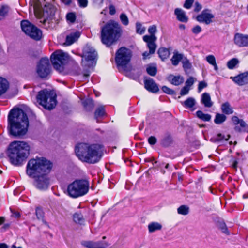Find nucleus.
Instances as JSON below:
<instances>
[{
    "mask_svg": "<svg viewBox=\"0 0 248 248\" xmlns=\"http://www.w3.org/2000/svg\"><path fill=\"white\" fill-rule=\"evenodd\" d=\"M9 132L15 137L25 135L29 126V120L25 112L19 108H13L8 116Z\"/></svg>",
    "mask_w": 248,
    "mask_h": 248,
    "instance_id": "obj_1",
    "label": "nucleus"
},
{
    "mask_svg": "<svg viewBox=\"0 0 248 248\" xmlns=\"http://www.w3.org/2000/svg\"><path fill=\"white\" fill-rule=\"evenodd\" d=\"M101 148L102 146L98 144L80 143L75 147V153L82 161L94 164L101 159Z\"/></svg>",
    "mask_w": 248,
    "mask_h": 248,
    "instance_id": "obj_2",
    "label": "nucleus"
},
{
    "mask_svg": "<svg viewBox=\"0 0 248 248\" xmlns=\"http://www.w3.org/2000/svg\"><path fill=\"white\" fill-rule=\"evenodd\" d=\"M30 147L26 142L14 141L9 145L8 156L10 162L16 166L22 164L30 154Z\"/></svg>",
    "mask_w": 248,
    "mask_h": 248,
    "instance_id": "obj_3",
    "label": "nucleus"
},
{
    "mask_svg": "<svg viewBox=\"0 0 248 248\" xmlns=\"http://www.w3.org/2000/svg\"><path fill=\"white\" fill-rule=\"evenodd\" d=\"M122 33L121 25L117 22L110 20L101 29V42L107 46H110L118 40Z\"/></svg>",
    "mask_w": 248,
    "mask_h": 248,
    "instance_id": "obj_4",
    "label": "nucleus"
},
{
    "mask_svg": "<svg viewBox=\"0 0 248 248\" xmlns=\"http://www.w3.org/2000/svg\"><path fill=\"white\" fill-rule=\"evenodd\" d=\"M52 167V164L44 157H36L30 159L26 166V173L30 177L41 173H48Z\"/></svg>",
    "mask_w": 248,
    "mask_h": 248,
    "instance_id": "obj_5",
    "label": "nucleus"
},
{
    "mask_svg": "<svg viewBox=\"0 0 248 248\" xmlns=\"http://www.w3.org/2000/svg\"><path fill=\"white\" fill-rule=\"evenodd\" d=\"M89 182L85 179H77L68 185V195L73 198L82 197L87 194L89 190Z\"/></svg>",
    "mask_w": 248,
    "mask_h": 248,
    "instance_id": "obj_6",
    "label": "nucleus"
},
{
    "mask_svg": "<svg viewBox=\"0 0 248 248\" xmlns=\"http://www.w3.org/2000/svg\"><path fill=\"white\" fill-rule=\"evenodd\" d=\"M37 101L44 108L52 109L56 105V95L51 91L44 90L40 91L37 96Z\"/></svg>",
    "mask_w": 248,
    "mask_h": 248,
    "instance_id": "obj_7",
    "label": "nucleus"
},
{
    "mask_svg": "<svg viewBox=\"0 0 248 248\" xmlns=\"http://www.w3.org/2000/svg\"><path fill=\"white\" fill-rule=\"evenodd\" d=\"M69 56L62 50H57L51 56V61L54 68L58 71L63 70L64 65L67 62Z\"/></svg>",
    "mask_w": 248,
    "mask_h": 248,
    "instance_id": "obj_8",
    "label": "nucleus"
},
{
    "mask_svg": "<svg viewBox=\"0 0 248 248\" xmlns=\"http://www.w3.org/2000/svg\"><path fill=\"white\" fill-rule=\"evenodd\" d=\"M131 51L124 47L119 48L116 53L115 62L118 67L125 68L131 60Z\"/></svg>",
    "mask_w": 248,
    "mask_h": 248,
    "instance_id": "obj_9",
    "label": "nucleus"
},
{
    "mask_svg": "<svg viewBox=\"0 0 248 248\" xmlns=\"http://www.w3.org/2000/svg\"><path fill=\"white\" fill-rule=\"evenodd\" d=\"M21 27L22 31L34 40L38 41L42 38V33L41 31L28 21H22L21 22Z\"/></svg>",
    "mask_w": 248,
    "mask_h": 248,
    "instance_id": "obj_10",
    "label": "nucleus"
},
{
    "mask_svg": "<svg viewBox=\"0 0 248 248\" xmlns=\"http://www.w3.org/2000/svg\"><path fill=\"white\" fill-rule=\"evenodd\" d=\"M148 31L150 35H146L143 37V41L147 43V46L151 53H154L156 48V45L155 42L157 40V37L155 35L157 32V27L153 25L150 26L148 29Z\"/></svg>",
    "mask_w": 248,
    "mask_h": 248,
    "instance_id": "obj_11",
    "label": "nucleus"
},
{
    "mask_svg": "<svg viewBox=\"0 0 248 248\" xmlns=\"http://www.w3.org/2000/svg\"><path fill=\"white\" fill-rule=\"evenodd\" d=\"M97 54L95 50L93 47L86 45L83 50L82 57L84 58L86 62L89 63L86 64L82 60V65L91 67L95 63V60L97 59Z\"/></svg>",
    "mask_w": 248,
    "mask_h": 248,
    "instance_id": "obj_12",
    "label": "nucleus"
},
{
    "mask_svg": "<svg viewBox=\"0 0 248 248\" xmlns=\"http://www.w3.org/2000/svg\"><path fill=\"white\" fill-rule=\"evenodd\" d=\"M36 72L38 75L42 78H47L51 72V66L49 59L47 58H42L37 65Z\"/></svg>",
    "mask_w": 248,
    "mask_h": 248,
    "instance_id": "obj_13",
    "label": "nucleus"
},
{
    "mask_svg": "<svg viewBox=\"0 0 248 248\" xmlns=\"http://www.w3.org/2000/svg\"><path fill=\"white\" fill-rule=\"evenodd\" d=\"M48 173H41L35 175L34 185L39 190H45L47 189L50 184V179L47 176Z\"/></svg>",
    "mask_w": 248,
    "mask_h": 248,
    "instance_id": "obj_14",
    "label": "nucleus"
},
{
    "mask_svg": "<svg viewBox=\"0 0 248 248\" xmlns=\"http://www.w3.org/2000/svg\"><path fill=\"white\" fill-rule=\"evenodd\" d=\"M232 120L235 125L234 129L236 131L239 132H248V125L242 119H240L237 116H233L232 118Z\"/></svg>",
    "mask_w": 248,
    "mask_h": 248,
    "instance_id": "obj_15",
    "label": "nucleus"
},
{
    "mask_svg": "<svg viewBox=\"0 0 248 248\" xmlns=\"http://www.w3.org/2000/svg\"><path fill=\"white\" fill-rule=\"evenodd\" d=\"M214 17V16L210 13V10L205 9L197 16L196 19L200 23H204L208 25L212 22V19Z\"/></svg>",
    "mask_w": 248,
    "mask_h": 248,
    "instance_id": "obj_16",
    "label": "nucleus"
},
{
    "mask_svg": "<svg viewBox=\"0 0 248 248\" xmlns=\"http://www.w3.org/2000/svg\"><path fill=\"white\" fill-rule=\"evenodd\" d=\"M234 42L240 47L248 46V35L236 33L234 37Z\"/></svg>",
    "mask_w": 248,
    "mask_h": 248,
    "instance_id": "obj_17",
    "label": "nucleus"
},
{
    "mask_svg": "<svg viewBox=\"0 0 248 248\" xmlns=\"http://www.w3.org/2000/svg\"><path fill=\"white\" fill-rule=\"evenodd\" d=\"M231 78L239 86H243L248 83V71L240 74L237 76Z\"/></svg>",
    "mask_w": 248,
    "mask_h": 248,
    "instance_id": "obj_18",
    "label": "nucleus"
},
{
    "mask_svg": "<svg viewBox=\"0 0 248 248\" xmlns=\"http://www.w3.org/2000/svg\"><path fill=\"white\" fill-rule=\"evenodd\" d=\"M144 87L147 91L153 93H156L159 91L157 85L150 78L144 80Z\"/></svg>",
    "mask_w": 248,
    "mask_h": 248,
    "instance_id": "obj_19",
    "label": "nucleus"
},
{
    "mask_svg": "<svg viewBox=\"0 0 248 248\" xmlns=\"http://www.w3.org/2000/svg\"><path fill=\"white\" fill-rule=\"evenodd\" d=\"M82 245L87 248H105L106 245L102 242L84 241L81 242Z\"/></svg>",
    "mask_w": 248,
    "mask_h": 248,
    "instance_id": "obj_20",
    "label": "nucleus"
},
{
    "mask_svg": "<svg viewBox=\"0 0 248 248\" xmlns=\"http://www.w3.org/2000/svg\"><path fill=\"white\" fill-rule=\"evenodd\" d=\"M174 14L179 21L184 23H186L188 21V18L186 15V12L182 9L176 8L174 10Z\"/></svg>",
    "mask_w": 248,
    "mask_h": 248,
    "instance_id": "obj_21",
    "label": "nucleus"
},
{
    "mask_svg": "<svg viewBox=\"0 0 248 248\" xmlns=\"http://www.w3.org/2000/svg\"><path fill=\"white\" fill-rule=\"evenodd\" d=\"M80 33L79 31H76L67 35L64 45L70 46L74 43L80 36Z\"/></svg>",
    "mask_w": 248,
    "mask_h": 248,
    "instance_id": "obj_22",
    "label": "nucleus"
},
{
    "mask_svg": "<svg viewBox=\"0 0 248 248\" xmlns=\"http://www.w3.org/2000/svg\"><path fill=\"white\" fill-rule=\"evenodd\" d=\"M201 103L206 108H211L213 105L210 94L207 93H204L202 95Z\"/></svg>",
    "mask_w": 248,
    "mask_h": 248,
    "instance_id": "obj_23",
    "label": "nucleus"
},
{
    "mask_svg": "<svg viewBox=\"0 0 248 248\" xmlns=\"http://www.w3.org/2000/svg\"><path fill=\"white\" fill-rule=\"evenodd\" d=\"M168 80L171 84L175 86H179L183 83L184 78L180 75L174 76L170 75L168 77Z\"/></svg>",
    "mask_w": 248,
    "mask_h": 248,
    "instance_id": "obj_24",
    "label": "nucleus"
},
{
    "mask_svg": "<svg viewBox=\"0 0 248 248\" xmlns=\"http://www.w3.org/2000/svg\"><path fill=\"white\" fill-rule=\"evenodd\" d=\"M183 58L184 57L182 54L179 53L178 52H174L173 55L171 59L172 65L177 66L180 61H182Z\"/></svg>",
    "mask_w": 248,
    "mask_h": 248,
    "instance_id": "obj_25",
    "label": "nucleus"
},
{
    "mask_svg": "<svg viewBox=\"0 0 248 248\" xmlns=\"http://www.w3.org/2000/svg\"><path fill=\"white\" fill-rule=\"evenodd\" d=\"M221 109L223 113L227 115L232 114L233 112L232 108L231 107L230 103L228 102L223 103L221 105Z\"/></svg>",
    "mask_w": 248,
    "mask_h": 248,
    "instance_id": "obj_26",
    "label": "nucleus"
},
{
    "mask_svg": "<svg viewBox=\"0 0 248 248\" xmlns=\"http://www.w3.org/2000/svg\"><path fill=\"white\" fill-rule=\"evenodd\" d=\"M182 105L186 108H191L196 104V100L193 97H188L185 101L181 102Z\"/></svg>",
    "mask_w": 248,
    "mask_h": 248,
    "instance_id": "obj_27",
    "label": "nucleus"
},
{
    "mask_svg": "<svg viewBox=\"0 0 248 248\" xmlns=\"http://www.w3.org/2000/svg\"><path fill=\"white\" fill-rule=\"evenodd\" d=\"M9 87V83L7 80L1 77H0V95L7 91Z\"/></svg>",
    "mask_w": 248,
    "mask_h": 248,
    "instance_id": "obj_28",
    "label": "nucleus"
},
{
    "mask_svg": "<svg viewBox=\"0 0 248 248\" xmlns=\"http://www.w3.org/2000/svg\"><path fill=\"white\" fill-rule=\"evenodd\" d=\"M162 226L161 224L157 222H152L149 224L148 226V230L150 232H153L156 231L160 230Z\"/></svg>",
    "mask_w": 248,
    "mask_h": 248,
    "instance_id": "obj_29",
    "label": "nucleus"
},
{
    "mask_svg": "<svg viewBox=\"0 0 248 248\" xmlns=\"http://www.w3.org/2000/svg\"><path fill=\"white\" fill-rule=\"evenodd\" d=\"M105 115V110L104 106H99L95 110L94 113V117L97 122H99L98 119L103 117Z\"/></svg>",
    "mask_w": 248,
    "mask_h": 248,
    "instance_id": "obj_30",
    "label": "nucleus"
},
{
    "mask_svg": "<svg viewBox=\"0 0 248 248\" xmlns=\"http://www.w3.org/2000/svg\"><path fill=\"white\" fill-rule=\"evenodd\" d=\"M158 53L159 56V57L162 60H164L167 59L170 55L169 50L167 48L164 47L160 48L158 50Z\"/></svg>",
    "mask_w": 248,
    "mask_h": 248,
    "instance_id": "obj_31",
    "label": "nucleus"
},
{
    "mask_svg": "<svg viewBox=\"0 0 248 248\" xmlns=\"http://www.w3.org/2000/svg\"><path fill=\"white\" fill-rule=\"evenodd\" d=\"M196 115L198 118L205 122L210 121L211 119V115L205 114L201 110L197 111L196 112Z\"/></svg>",
    "mask_w": 248,
    "mask_h": 248,
    "instance_id": "obj_32",
    "label": "nucleus"
},
{
    "mask_svg": "<svg viewBox=\"0 0 248 248\" xmlns=\"http://www.w3.org/2000/svg\"><path fill=\"white\" fill-rule=\"evenodd\" d=\"M227 117L223 114L217 113L214 119L216 124H220L226 121Z\"/></svg>",
    "mask_w": 248,
    "mask_h": 248,
    "instance_id": "obj_33",
    "label": "nucleus"
},
{
    "mask_svg": "<svg viewBox=\"0 0 248 248\" xmlns=\"http://www.w3.org/2000/svg\"><path fill=\"white\" fill-rule=\"evenodd\" d=\"M189 208L187 205H181L177 209V212L179 214L182 215H186L189 213Z\"/></svg>",
    "mask_w": 248,
    "mask_h": 248,
    "instance_id": "obj_34",
    "label": "nucleus"
},
{
    "mask_svg": "<svg viewBox=\"0 0 248 248\" xmlns=\"http://www.w3.org/2000/svg\"><path fill=\"white\" fill-rule=\"evenodd\" d=\"M217 225L218 228L223 233L226 234L227 235H229L230 234V232L228 231L227 226L223 221L219 222Z\"/></svg>",
    "mask_w": 248,
    "mask_h": 248,
    "instance_id": "obj_35",
    "label": "nucleus"
},
{
    "mask_svg": "<svg viewBox=\"0 0 248 248\" xmlns=\"http://www.w3.org/2000/svg\"><path fill=\"white\" fill-rule=\"evenodd\" d=\"M238 62L239 61L236 58H233L228 62L227 66L229 69H233Z\"/></svg>",
    "mask_w": 248,
    "mask_h": 248,
    "instance_id": "obj_36",
    "label": "nucleus"
},
{
    "mask_svg": "<svg viewBox=\"0 0 248 248\" xmlns=\"http://www.w3.org/2000/svg\"><path fill=\"white\" fill-rule=\"evenodd\" d=\"M73 220L76 223L78 224H82L84 221L82 215L79 213H75L74 214Z\"/></svg>",
    "mask_w": 248,
    "mask_h": 248,
    "instance_id": "obj_37",
    "label": "nucleus"
},
{
    "mask_svg": "<svg viewBox=\"0 0 248 248\" xmlns=\"http://www.w3.org/2000/svg\"><path fill=\"white\" fill-rule=\"evenodd\" d=\"M136 32L140 34H143L146 30L145 27L143 26L140 22H137L136 23Z\"/></svg>",
    "mask_w": 248,
    "mask_h": 248,
    "instance_id": "obj_38",
    "label": "nucleus"
},
{
    "mask_svg": "<svg viewBox=\"0 0 248 248\" xmlns=\"http://www.w3.org/2000/svg\"><path fill=\"white\" fill-rule=\"evenodd\" d=\"M147 73L151 76H154L157 72V68L155 66L148 65L146 68Z\"/></svg>",
    "mask_w": 248,
    "mask_h": 248,
    "instance_id": "obj_39",
    "label": "nucleus"
},
{
    "mask_svg": "<svg viewBox=\"0 0 248 248\" xmlns=\"http://www.w3.org/2000/svg\"><path fill=\"white\" fill-rule=\"evenodd\" d=\"M182 63L183 64V67L185 70L186 71L191 68V64L186 58H183L182 61Z\"/></svg>",
    "mask_w": 248,
    "mask_h": 248,
    "instance_id": "obj_40",
    "label": "nucleus"
},
{
    "mask_svg": "<svg viewBox=\"0 0 248 248\" xmlns=\"http://www.w3.org/2000/svg\"><path fill=\"white\" fill-rule=\"evenodd\" d=\"M8 12V7L6 6H0V20L2 19Z\"/></svg>",
    "mask_w": 248,
    "mask_h": 248,
    "instance_id": "obj_41",
    "label": "nucleus"
},
{
    "mask_svg": "<svg viewBox=\"0 0 248 248\" xmlns=\"http://www.w3.org/2000/svg\"><path fill=\"white\" fill-rule=\"evenodd\" d=\"M120 18L122 23L124 25L127 26L129 24V19L127 16L124 13H122L120 16Z\"/></svg>",
    "mask_w": 248,
    "mask_h": 248,
    "instance_id": "obj_42",
    "label": "nucleus"
},
{
    "mask_svg": "<svg viewBox=\"0 0 248 248\" xmlns=\"http://www.w3.org/2000/svg\"><path fill=\"white\" fill-rule=\"evenodd\" d=\"M230 136L229 135L227 136V137L225 138L224 135H222L221 134H218L217 135L216 138L215 139V141L219 142L222 141L223 140L227 141L229 140Z\"/></svg>",
    "mask_w": 248,
    "mask_h": 248,
    "instance_id": "obj_43",
    "label": "nucleus"
},
{
    "mask_svg": "<svg viewBox=\"0 0 248 248\" xmlns=\"http://www.w3.org/2000/svg\"><path fill=\"white\" fill-rule=\"evenodd\" d=\"M66 19L71 23L75 22L76 20V15L73 13H69L66 15Z\"/></svg>",
    "mask_w": 248,
    "mask_h": 248,
    "instance_id": "obj_44",
    "label": "nucleus"
},
{
    "mask_svg": "<svg viewBox=\"0 0 248 248\" xmlns=\"http://www.w3.org/2000/svg\"><path fill=\"white\" fill-rule=\"evenodd\" d=\"M36 216L38 219H43L44 217V213L43 210L39 207H37L35 211Z\"/></svg>",
    "mask_w": 248,
    "mask_h": 248,
    "instance_id": "obj_45",
    "label": "nucleus"
},
{
    "mask_svg": "<svg viewBox=\"0 0 248 248\" xmlns=\"http://www.w3.org/2000/svg\"><path fill=\"white\" fill-rule=\"evenodd\" d=\"M206 60L211 65L215 64L216 62V59L213 55H209L206 56Z\"/></svg>",
    "mask_w": 248,
    "mask_h": 248,
    "instance_id": "obj_46",
    "label": "nucleus"
},
{
    "mask_svg": "<svg viewBox=\"0 0 248 248\" xmlns=\"http://www.w3.org/2000/svg\"><path fill=\"white\" fill-rule=\"evenodd\" d=\"M162 90L163 91V92L168 94H174L175 93L174 90L169 88L166 86H162Z\"/></svg>",
    "mask_w": 248,
    "mask_h": 248,
    "instance_id": "obj_47",
    "label": "nucleus"
},
{
    "mask_svg": "<svg viewBox=\"0 0 248 248\" xmlns=\"http://www.w3.org/2000/svg\"><path fill=\"white\" fill-rule=\"evenodd\" d=\"M171 138L170 136H167L162 140V144L164 146H169L171 143Z\"/></svg>",
    "mask_w": 248,
    "mask_h": 248,
    "instance_id": "obj_48",
    "label": "nucleus"
},
{
    "mask_svg": "<svg viewBox=\"0 0 248 248\" xmlns=\"http://www.w3.org/2000/svg\"><path fill=\"white\" fill-rule=\"evenodd\" d=\"M194 82V78L193 77L189 78L185 82V86H187V87L189 88L191 87Z\"/></svg>",
    "mask_w": 248,
    "mask_h": 248,
    "instance_id": "obj_49",
    "label": "nucleus"
},
{
    "mask_svg": "<svg viewBox=\"0 0 248 248\" xmlns=\"http://www.w3.org/2000/svg\"><path fill=\"white\" fill-rule=\"evenodd\" d=\"M194 1V0H186L184 4V7L187 9H190Z\"/></svg>",
    "mask_w": 248,
    "mask_h": 248,
    "instance_id": "obj_50",
    "label": "nucleus"
},
{
    "mask_svg": "<svg viewBox=\"0 0 248 248\" xmlns=\"http://www.w3.org/2000/svg\"><path fill=\"white\" fill-rule=\"evenodd\" d=\"M189 90H190L189 88H188V87H187V86H185L184 87L182 88V89H181V90L180 91V95L181 96H183V95L187 94L189 93Z\"/></svg>",
    "mask_w": 248,
    "mask_h": 248,
    "instance_id": "obj_51",
    "label": "nucleus"
},
{
    "mask_svg": "<svg viewBox=\"0 0 248 248\" xmlns=\"http://www.w3.org/2000/svg\"><path fill=\"white\" fill-rule=\"evenodd\" d=\"M207 86V84L205 81H201L198 85V92H200L204 88Z\"/></svg>",
    "mask_w": 248,
    "mask_h": 248,
    "instance_id": "obj_52",
    "label": "nucleus"
},
{
    "mask_svg": "<svg viewBox=\"0 0 248 248\" xmlns=\"http://www.w3.org/2000/svg\"><path fill=\"white\" fill-rule=\"evenodd\" d=\"M192 31L194 34H198L202 31L201 27L199 25H196L192 28Z\"/></svg>",
    "mask_w": 248,
    "mask_h": 248,
    "instance_id": "obj_53",
    "label": "nucleus"
},
{
    "mask_svg": "<svg viewBox=\"0 0 248 248\" xmlns=\"http://www.w3.org/2000/svg\"><path fill=\"white\" fill-rule=\"evenodd\" d=\"M148 141L150 145H155L156 143L157 140L155 137L150 136L148 138Z\"/></svg>",
    "mask_w": 248,
    "mask_h": 248,
    "instance_id": "obj_54",
    "label": "nucleus"
},
{
    "mask_svg": "<svg viewBox=\"0 0 248 248\" xmlns=\"http://www.w3.org/2000/svg\"><path fill=\"white\" fill-rule=\"evenodd\" d=\"M79 6L81 7H86L88 4V0H78Z\"/></svg>",
    "mask_w": 248,
    "mask_h": 248,
    "instance_id": "obj_55",
    "label": "nucleus"
},
{
    "mask_svg": "<svg viewBox=\"0 0 248 248\" xmlns=\"http://www.w3.org/2000/svg\"><path fill=\"white\" fill-rule=\"evenodd\" d=\"M194 6H195L194 11L196 12L200 11L202 8V5L198 2H196L195 3Z\"/></svg>",
    "mask_w": 248,
    "mask_h": 248,
    "instance_id": "obj_56",
    "label": "nucleus"
},
{
    "mask_svg": "<svg viewBox=\"0 0 248 248\" xmlns=\"http://www.w3.org/2000/svg\"><path fill=\"white\" fill-rule=\"evenodd\" d=\"M93 2L96 5L99 6V7H101L103 2L104 0H92Z\"/></svg>",
    "mask_w": 248,
    "mask_h": 248,
    "instance_id": "obj_57",
    "label": "nucleus"
},
{
    "mask_svg": "<svg viewBox=\"0 0 248 248\" xmlns=\"http://www.w3.org/2000/svg\"><path fill=\"white\" fill-rule=\"evenodd\" d=\"M109 14L111 15H113L115 14V13L116 12V10H115V8L113 5H110L109 7Z\"/></svg>",
    "mask_w": 248,
    "mask_h": 248,
    "instance_id": "obj_58",
    "label": "nucleus"
},
{
    "mask_svg": "<svg viewBox=\"0 0 248 248\" xmlns=\"http://www.w3.org/2000/svg\"><path fill=\"white\" fill-rule=\"evenodd\" d=\"M237 165H238V161L237 160H234L232 165V167L233 169H234L235 170H236L237 168Z\"/></svg>",
    "mask_w": 248,
    "mask_h": 248,
    "instance_id": "obj_59",
    "label": "nucleus"
},
{
    "mask_svg": "<svg viewBox=\"0 0 248 248\" xmlns=\"http://www.w3.org/2000/svg\"><path fill=\"white\" fill-rule=\"evenodd\" d=\"M152 54L153 53H151L150 51L149 52H148L147 51L144 52L142 55L143 57V59H146L149 56L150 54Z\"/></svg>",
    "mask_w": 248,
    "mask_h": 248,
    "instance_id": "obj_60",
    "label": "nucleus"
},
{
    "mask_svg": "<svg viewBox=\"0 0 248 248\" xmlns=\"http://www.w3.org/2000/svg\"><path fill=\"white\" fill-rule=\"evenodd\" d=\"M62 1L65 5H69L71 2V0H62Z\"/></svg>",
    "mask_w": 248,
    "mask_h": 248,
    "instance_id": "obj_61",
    "label": "nucleus"
},
{
    "mask_svg": "<svg viewBox=\"0 0 248 248\" xmlns=\"http://www.w3.org/2000/svg\"><path fill=\"white\" fill-rule=\"evenodd\" d=\"M8 247L7 244L5 243H0V248H8Z\"/></svg>",
    "mask_w": 248,
    "mask_h": 248,
    "instance_id": "obj_62",
    "label": "nucleus"
},
{
    "mask_svg": "<svg viewBox=\"0 0 248 248\" xmlns=\"http://www.w3.org/2000/svg\"><path fill=\"white\" fill-rule=\"evenodd\" d=\"M5 221V218L3 217H0V225L2 224Z\"/></svg>",
    "mask_w": 248,
    "mask_h": 248,
    "instance_id": "obj_63",
    "label": "nucleus"
},
{
    "mask_svg": "<svg viewBox=\"0 0 248 248\" xmlns=\"http://www.w3.org/2000/svg\"><path fill=\"white\" fill-rule=\"evenodd\" d=\"M179 28L180 29L184 30L185 29V26L183 24H180L179 25Z\"/></svg>",
    "mask_w": 248,
    "mask_h": 248,
    "instance_id": "obj_64",
    "label": "nucleus"
}]
</instances>
